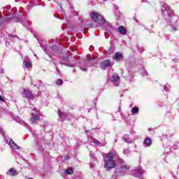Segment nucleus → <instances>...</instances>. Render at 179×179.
Returning a JSON list of instances; mask_svg holds the SVG:
<instances>
[{
	"mask_svg": "<svg viewBox=\"0 0 179 179\" xmlns=\"http://www.w3.org/2000/svg\"><path fill=\"white\" fill-rule=\"evenodd\" d=\"M15 2H19V0H15Z\"/></svg>",
	"mask_w": 179,
	"mask_h": 179,
	"instance_id": "a18cd8bd",
	"label": "nucleus"
},
{
	"mask_svg": "<svg viewBox=\"0 0 179 179\" xmlns=\"http://www.w3.org/2000/svg\"><path fill=\"white\" fill-rule=\"evenodd\" d=\"M171 31H177V28L176 27H172Z\"/></svg>",
	"mask_w": 179,
	"mask_h": 179,
	"instance_id": "2f4dec72",
	"label": "nucleus"
},
{
	"mask_svg": "<svg viewBox=\"0 0 179 179\" xmlns=\"http://www.w3.org/2000/svg\"><path fill=\"white\" fill-rule=\"evenodd\" d=\"M162 16L168 23L171 22L173 16V10L167 4H164L162 6Z\"/></svg>",
	"mask_w": 179,
	"mask_h": 179,
	"instance_id": "f03ea898",
	"label": "nucleus"
},
{
	"mask_svg": "<svg viewBox=\"0 0 179 179\" xmlns=\"http://www.w3.org/2000/svg\"><path fill=\"white\" fill-rule=\"evenodd\" d=\"M142 76H148V71H144L141 73Z\"/></svg>",
	"mask_w": 179,
	"mask_h": 179,
	"instance_id": "c756f323",
	"label": "nucleus"
},
{
	"mask_svg": "<svg viewBox=\"0 0 179 179\" xmlns=\"http://www.w3.org/2000/svg\"><path fill=\"white\" fill-rule=\"evenodd\" d=\"M9 145L10 146H11V148H13V149H20V147H19L16 143H15L13 140H10Z\"/></svg>",
	"mask_w": 179,
	"mask_h": 179,
	"instance_id": "a211bd4d",
	"label": "nucleus"
},
{
	"mask_svg": "<svg viewBox=\"0 0 179 179\" xmlns=\"http://www.w3.org/2000/svg\"><path fill=\"white\" fill-rule=\"evenodd\" d=\"M1 131H2V129H0V132H1Z\"/></svg>",
	"mask_w": 179,
	"mask_h": 179,
	"instance_id": "09e8293b",
	"label": "nucleus"
},
{
	"mask_svg": "<svg viewBox=\"0 0 179 179\" xmlns=\"http://www.w3.org/2000/svg\"><path fill=\"white\" fill-rule=\"evenodd\" d=\"M164 89L166 92H170V85L169 84H166L164 85Z\"/></svg>",
	"mask_w": 179,
	"mask_h": 179,
	"instance_id": "a878e982",
	"label": "nucleus"
},
{
	"mask_svg": "<svg viewBox=\"0 0 179 179\" xmlns=\"http://www.w3.org/2000/svg\"><path fill=\"white\" fill-rule=\"evenodd\" d=\"M66 174H73V169L72 168H68L66 170Z\"/></svg>",
	"mask_w": 179,
	"mask_h": 179,
	"instance_id": "4be33fe9",
	"label": "nucleus"
},
{
	"mask_svg": "<svg viewBox=\"0 0 179 179\" xmlns=\"http://www.w3.org/2000/svg\"><path fill=\"white\" fill-rule=\"evenodd\" d=\"M36 146H37L36 149H40V147L38 145V143H36Z\"/></svg>",
	"mask_w": 179,
	"mask_h": 179,
	"instance_id": "4c0bfd02",
	"label": "nucleus"
},
{
	"mask_svg": "<svg viewBox=\"0 0 179 179\" xmlns=\"http://www.w3.org/2000/svg\"><path fill=\"white\" fill-rule=\"evenodd\" d=\"M9 37H17L16 35H9Z\"/></svg>",
	"mask_w": 179,
	"mask_h": 179,
	"instance_id": "e433bc0d",
	"label": "nucleus"
},
{
	"mask_svg": "<svg viewBox=\"0 0 179 179\" xmlns=\"http://www.w3.org/2000/svg\"><path fill=\"white\" fill-rule=\"evenodd\" d=\"M90 168H91V169H93V166H92V165H90Z\"/></svg>",
	"mask_w": 179,
	"mask_h": 179,
	"instance_id": "c03bdc74",
	"label": "nucleus"
},
{
	"mask_svg": "<svg viewBox=\"0 0 179 179\" xmlns=\"http://www.w3.org/2000/svg\"><path fill=\"white\" fill-rule=\"evenodd\" d=\"M34 112L31 113V124H35L36 122H38L40 121V115H41V113L37 110L36 108L33 109Z\"/></svg>",
	"mask_w": 179,
	"mask_h": 179,
	"instance_id": "39448f33",
	"label": "nucleus"
},
{
	"mask_svg": "<svg viewBox=\"0 0 179 179\" xmlns=\"http://www.w3.org/2000/svg\"><path fill=\"white\" fill-rule=\"evenodd\" d=\"M54 16H55V17H57L58 19H59V17L57 15L56 13L54 14Z\"/></svg>",
	"mask_w": 179,
	"mask_h": 179,
	"instance_id": "58836bf2",
	"label": "nucleus"
},
{
	"mask_svg": "<svg viewBox=\"0 0 179 179\" xmlns=\"http://www.w3.org/2000/svg\"><path fill=\"white\" fill-rule=\"evenodd\" d=\"M129 170V166L124 165L116 169V174L118 176H124L127 171Z\"/></svg>",
	"mask_w": 179,
	"mask_h": 179,
	"instance_id": "423d86ee",
	"label": "nucleus"
},
{
	"mask_svg": "<svg viewBox=\"0 0 179 179\" xmlns=\"http://www.w3.org/2000/svg\"><path fill=\"white\" fill-rule=\"evenodd\" d=\"M24 64L25 66V68H31V62H30L29 60L27 61H24Z\"/></svg>",
	"mask_w": 179,
	"mask_h": 179,
	"instance_id": "412c9836",
	"label": "nucleus"
},
{
	"mask_svg": "<svg viewBox=\"0 0 179 179\" xmlns=\"http://www.w3.org/2000/svg\"><path fill=\"white\" fill-rule=\"evenodd\" d=\"M112 82H114L115 86L120 85V77L117 74H113L112 76Z\"/></svg>",
	"mask_w": 179,
	"mask_h": 179,
	"instance_id": "ddd939ff",
	"label": "nucleus"
},
{
	"mask_svg": "<svg viewBox=\"0 0 179 179\" xmlns=\"http://www.w3.org/2000/svg\"><path fill=\"white\" fill-rule=\"evenodd\" d=\"M143 175V169H142V166H138L134 171V176L135 177H137V178L142 179Z\"/></svg>",
	"mask_w": 179,
	"mask_h": 179,
	"instance_id": "9b49d317",
	"label": "nucleus"
},
{
	"mask_svg": "<svg viewBox=\"0 0 179 179\" xmlns=\"http://www.w3.org/2000/svg\"><path fill=\"white\" fill-rule=\"evenodd\" d=\"M1 73H3V69L1 70Z\"/></svg>",
	"mask_w": 179,
	"mask_h": 179,
	"instance_id": "79ce46f5",
	"label": "nucleus"
},
{
	"mask_svg": "<svg viewBox=\"0 0 179 179\" xmlns=\"http://www.w3.org/2000/svg\"><path fill=\"white\" fill-rule=\"evenodd\" d=\"M65 160H69V155L65 156Z\"/></svg>",
	"mask_w": 179,
	"mask_h": 179,
	"instance_id": "c9c22d12",
	"label": "nucleus"
},
{
	"mask_svg": "<svg viewBox=\"0 0 179 179\" xmlns=\"http://www.w3.org/2000/svg\"><path fill=\"white\" fill-rule=\"evenodd\" d=\"M111 66V61L109 59L103 60L100 63V67L101 69H106Z\"/></svg>",
	"mask_w": 179,
	"mask_h": 179,
	"instance_id": "9d476101",
	"label": "nucleus"
},
{
	"mask_svg": "<svg viewBox=\"0 0 179 179\" xmlns=\"http://www.w3.org/2000/svg\"><path fill=\"white\" fill-rule=\"evenodd\" d=\"M74 15H75L76 16H78V12L75 11V12H74Z\"/></svg>",
	"mask_w": 179,
	"mask_h": 179,
	"instance_id": "ea45409f",
	"label": "nucleus"
},
{
	"mask_svg": "<svg viewBox=\"0 0 179 179\" xmlns=\"http://www.w3.org/2000/svg\"><path fill=\"white\" fill-rule=\"evenodd\" d=\"M0 101H1V103H5V99L1 95H0Z\"/></svg>",
	"mask_w": 179,
	"mask_h": 179,
	"instance_id": "7c9ffc66",
	"label": "nucleus"
},
{
	"mask_svg": "<svg viewBox=\"0 0 179 179\" xmlns=\"http://www.w3.org/2000/svg\"><path fill=\"white\" fill-rule=\"evenodd\" d=\"M80 69L83 71V72L87 71V66H80Z\"/></svg>",
	"mask_w": 179,
	"mask_h": 179,
	"instance_id": "b1692460",
	"label": "nucleus"
},
{
	"mask_svg": "<svg viewBox=\"0 0 179 179\" xmlns=\"http://www.w3.org/2000/svg\"><path fill=\"white\" fill-rule=\"evenodd\" d=\"M15 22H20V23H22L24 27L27 29H29L30 24H31V22L26 20V17H22L21 18H16Z\"/></svg>",
	"mask_w": 179,
	"mask_h": 179,
	"instance_id": "0eeeda50",
	"label": "nucleus"
},
{
	"mask_svg": "<svg viewBox=\"0 0 179 179\" xmlns=\"http://www.w3.org/2000/svg\"><path fill=\"white\" fill-rule=\"evenodd\" d=\"M89 142L90 143L91 145H97L99 146V145H100V141H99V140H96L95 138H89Z\"/></svg>",
	"mask_w": 179,
	"mask_h": 179,
	"instance_id": "f3484780",
	"label": "nucleus"
},
{
	"mask_svg": "<svg viewBox=\"0 0 179 179\" xmlns=\"http://www.w3.org/2000/svg\"><path fill=\"white\" fill-rule=\"evenodd\" d=\"M62 83H64V81L62 80V79H58L56 82V84L58 86H61L62 85Z\"/></svg>",
	"mask_w": 179,
	"mask_h": 179,
	"instance_id": "393cba45",
	"label": "nucleus"
},
{
	"mask_svg": "<svg viewBox=\"0 0 179 179\" xmlns=\"http://www.w3.org/2000/svg\"><path fill=\"white\" fill-rule=\"evenodd\" d=\"M58 115L61 120H65L66 118V113L61 112V110H58Z\"/></svg>",
	"mask_w": 179,
	"mask_h": 179,
	"instance_id": "6ab92c4d",
	"label": "nucleus"
},
{
	"mask_svg": "<svg viewBox=\"0 0 179 179\" xmlns=\"http://www.w3.org/2000/svg\"><path fill=\"white\" fill-rule=\"evenodd\" d=\"M63 59H64V61H65L66 62H69V57H68V56H64V57H63Z\"/></svg>",
	"mask_w": 179,
	"mask_h": 179,
	"instance_id": "cd10ccee",
	"label": "nucleus"
},
{
	"mask_svg": "<svg viewBox=\"0 0 179 179\" xmlns=\"http://www.w3.org/2000/svg\"><path fill=\"white\" fill-rule=\"evenodd\" d=\"M60 8H62V5H60Z\"/></svg>",
	"mask_w": 179,
	"mask_h": 179,
	"instance_id": "de8ad7c7",
	"label": "nucleus"
},
{
	"mask_svg": "<svg viewBox=\"0 0 179 179\" xmlns=\"http://www.w3.org/2000/svg\"><path fill=\"white\" fill-rule=\"evenodd\" d=\"M89 57L90 58V59H92V61H94V59H96V57H92V56L89 55Z\"/></svg>",
	"mask_w": 179,
	"mask_h": 179,
	"instance_id": "f704fd0d",
	"label": "nucleus"
},
{
	"mask_svg": "<svg viewBox=\"0 0 179 179\" xmlns=\"http://www.w3.org/2000/svg\"><path fill=\"white\" fill-rule=\"evenodd\" d=\"M131 114L132 115H135L136 114H139V108L136 106L134 107L131 109Z\"/></svg>",
	"mask_w": 179,
	"mask_h": 179,
	"instance_id": "aec40b11",
	"label": "nucleus"
},
{
	"mask_svg": "<svg viewBox=\"0 0 179 179\" xmlns=\"http://www.w3.org/2000/svg\"><path fill=\"white\" fill-rule=\"evenodd\" d=\"M102 1H107V0H102Z\"/></svg>",
	"mask_w": 179,
	"mask_h": 179,
	"instance_id": "864d4df0",
	"label": "nucleus"
},
{
	"mask_svg": "<svg viewBox=\"0 0 179 179\" xmlns=\"http://www.w3.org/2000/svg\"><path fill=\"white\" fill-rule=\"evenodd\" d=\"M1 135H3V133H1Z\"/></svg>",
	"mask_w": 179,
	"mask_h": 179,
	"instance_id": "3c124183",
	"label": "nucleus"
},
{
	"mask_svg": "<svg viewBox=\"0 0 179 179\" xmlns=\"http://www.w3.org/2000/svg\"><path fill=\"white\" fill-rule=\"evenodd\" d=\"M124 141H125V142H127V143H134V140H131V139H129V137H125V138H124Z\"/></svg>",
	"mask_w": 179,
	"mask_h": 179,
	"instance_id": "5701e85b",
	"label": "nucleus"
},
{
	"mask_svg": "<svg viewBox=\"0 0 179 179\" xmlns=\"http://www.w3.org/2000/svg\"><path fill=\"white\" fill-rule=\"evenodd\" d=\"M115 156H117L115 151H110L105 157V164L103 167L108 171L115 167V161H114V157H115Z\"/></svg>",
	"mask_w": 179,
	"mask_h": 179,
	"instance_id": "f257e3e1",
	"label": "nucleus"
},
{
	"mask_svg": "<svg viewBox=\"0 0 179 179\" xmlns=\"http://www.w3.org/2000/svg\"><path fill=\"white\" fill-rule=\"evenodd\" d=\"M122 58H124V56L120 52H117L115 54V55L113 56V59H115V61H117V62L121 61V59H122Z\"/></svg>",
	"mask_w": 179,
	"mask_h": 179,
	"instance_id": "2eb2a0df",
	"label": "nucleus"
},
{
	"mask_svg": "<svg viewBox=\"0 0 179 179\" xmlns=\"http://www.w3.org/2000/svg\"><path fill=\"white\" fill-rule=\"evenodd\" d=\"M124 155H129V150L126 149L123 150Z\"/></svg>",
	"mask_w": 179,
	"mask_h": 179,
	"instance_id": "c85d7f7f",
	"label": "nucleus"
},
{
	"mask_svg": "<svg viewBox=\"0 0 179 179\" xmlns=\"http://www.w3.org/2000/svg\"><path fill=\"white\" fill-rule=\"evenodd\" d=\"M105 37H106V38H108V37H107V36H106Z\"/></svg>",
	"mask_w": 179,
	"mask_h": 179,
	"instance_id": "49530a36",
	"label": "nucleus"
},
{
	"mask_svg": "<svg viewBox=\"0 0 179 179\" xmlns=\"http://www.w3.org/2000/svg\"><path fill=\"white\" fill-rule=\"evenodd\" d=\"M76 58H78V57H73L71 62L72 63H63L62 62H60L61 65H65L66 66H70V68H73L75 66H76V65H78V64H79V62H76Z\"/></svg>",
	"mask_w": 179,
	"mask_h": 179,
	"instance_id": "1a4fd4ad",
	"label": "nucleus"
},
{
	"mask_svg": "<svg viewBox=\"0 0 179 179\" xmlns=\"http://www.w3.org/2000/svg\"><path fill=\"white\" fill-rule=\"evenodd\" d=\"M43 50H44V52L50 58H52V55H55V54H58L59 52V51L58 50V47L57 46L48 47L47 49L43 48Z\"/></svg>",
	"mask_w": 179,
	"mask_h": 179,
	"instance_id": "20e7f679",
	"label": "nucleus"
},
{
	"mask_svg": "<svg viewBox=\"0 0 179 179\" xmlns=\"http://www.w3.org/2000/svg\"><path fill=\"white\" fill-rule=\"evenodd\" d=\"M24 125H25V127H29V125L24 122Z\"/></svg>",
	"mask_w": 179,
	"mask_h": 179,
	"instance_id": "a19ab883",
	"label": "nucleus"
},
{
	"mask_svg": "<svg viewBox=\"0 0 179 179\" xmlns=\"http://www.w3.org/2000/svg\"><path fill=\"white\" fill-rule=\"evenodd\" d=\"M22 96L25 99H28L29 100H34V95H33V93L31 91L29 90H24L22 93Z\"/></svg>",
	"mask_w": 179,
	"mask_h": 179,
	"instance_id": "6e6552de",
	"label": "nucleus"
},
{
	"mask_svg": "<svg viewBox=\"0 0 179 179\" xmlns=\"http://www.w3.org/2000/svg\"><path fill=\"white\" fill-rule=\"evenodd\" d=\"M111 29H113V27H111L110 24H108V28H106L105 30L109 31V34H111V32L110 31V30H111Z\"/></svg>",
	"mask_w": 179,
	"mask_h": 179,
	"instance_id": "bb28decb",
	"label": "nucleus"
},
{
	"mask_svg": "<svg viewBox=\"0 0 179 179\" xmlns=\"http://www.w3.org/2000/svg\"><path fill=\"white\" fill-rule=\"evenodd\" d=\"M138 51H140V52H143V48H138Z\"/></svg>",
	"mask_w": 179,
	"mask_h": 179,
	"instance_id": "72a5a7b5",
	"label": "nucleus"
},
{
	"mask_svg": "<svg viewBox=\"0 0 179 179\" xmlns=\"http://www.w3.org/2000/svg\"><path fill=\"white\" fill-rule=\"evenodd\" d=\"M88 26H89V27H96L94 25H93L92 23H90V24H88Z\"/></svg>",
	"mask_w": 179,
	"mask_h": 179,
	"instance_id": "473e14b6",
	"label": "nucleus"
},
{
	"mask_svg": "<svg viewBox=\"0 0 179 179\" xmlns=\"http://www.w3.org/2000/svg\"><path fill=\"white\" fill-rule=\"evenodd\" d=\"M92 153H93V152H91L90 155H92Z\"/></svg>",
	"mask_w": 179,
	"mask_h": 179,
	"instance_id": "603ef678",
	"label": "nucleus"
},
{
	"mask_svg": "<svg viewBox=\"0 0 179 179\" xmlns=\"http://www.w3.org/2000/svg\"><path fill=\"white\" fill-rule=\"evenodd\" d=\"M90 17L94 22L99 24H104V23H106V19H104L103 15H100L99 13H92Z\"/></svg>",
	"mask_w": 179,
	"mask_h": 179,
	"instance_id": "7ed1b4c3",
	"label": "nucleus"
},
{
	"mask_svg": "<svg viewBox=\"0 0 179 179\" xmlns=\"http://www.w3.org/2000/svg\"><path fill=\"white\" fill-rule=\"evenodd\" d=\"M143 145L145 148H149L152 145V140L150 138H146L144 140Z\"/></svg>",
	"mask_w": 179,
	"mask_h": 179,
	"instance_id": "dca6fc26",
	"label": "nucleus"
},
{
	"mask_svg": "<svg viewBox=\"0 0 179 179\" xmlns=\"http://www.w3.org/2000/svg\"><path fill=\"white\" fill-rule=\"evenodd\" d=\"M17 174H19V172H17V171L13 168L10 169L7 172V175L10 176L11 177H15V176H17Z\"/></svg>",
	"mask_w": 179,
	"mask_h": 179,
	"instance_id": "f8f14e48",
	"label": "nucleus"
},
{
	"mask_svg": "<svg viewBox=\"0 0 179 179\" xmlns=\"http://www.w3.org/2000/svg\"><path fill=\"white\" fill-rule=\"evenodd\" d=\"M136 22H138V20H135Z\"/></svg>",
	"mask_w": 179,
	"mask_h": 179,
	"instance_id": "8fccbe9b",
	"label": "nucleus"
},
{
	"mask_svg": "<svg viewBox=\"0 0 179 179\" xmlns=\"http://www.w3.org/2000/svg\"><path fill=\"white\" fill-rule=\"evenodd\" d=\"M117 30L122 36H127V33H128V30L124 26L119 27Z\"/></svg>",
	"mask_w": 179,
	"mask_h": 179,
	"instance_id": "4468645a",
	"label": "nucleus"
},
{
	"mask_svg": "<svg viewBox=\"0 0 179 179\" xmlns=\"http://www.w3.org/2000/svg\"><path fill=\"white\" fill-rule=\"evenodd\" d=\"M57 71L58 72H59V69L57 68Z\"/></svg>",
	"mask_w": 179,
	"mask_h": 179,
	"instance_id": "37998d69",
	"label": "nucleus"
}]
</instances>
